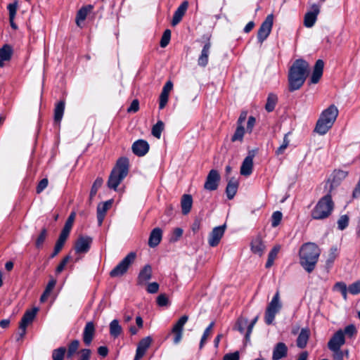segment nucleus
Returning <instances> with one entry per match:
<instances>
[{
  "instance_id": "obj_1",
  "label": "nucleus",
  "mask_w": 360,
  "mask_h": 360,
  "mask_svg": "<svg viewBox=\"0 0 360 360\" xmlns=\"http://www.w3.org/2000/svg\"><path fill=\"white\" fill-rule=\"evenodd\" d=\"M309 72V65L303 59H297L290 67L288 74L290 91L301 88Z\"/></svg>"
},
{
  "instance_id": "obj_2",
  "label": "nucleus",
  "mask_w": 360,
  "mask_h": 360,
  "mask_svg": "<svg viewBox=\"0 0 360 360\" xmlns=\"http://www.w3.org/2000/svg\"><path fill=\"white\" fill-rule=\"evenodd\" d=\"M321 249L314 243H304L299 252L300 263L301 266L309 273L311 272L319 260Z\"/></svg>"
},
{
  "instance_id": "obj_3",
  "label": "nucleus",
  "mask_w": 360,
  "mask_h": 360,
  "mask_svg": "<svg viewBox=\"0 0 360 360\" xmlns=\"http://www.w3.org/2000/svg\"><path fill=\"white\" fill-rule=\"evenodd\" d=\"M338 113V108L333 104L330 105L321 113L314 131L320 135L326 134L333 127Z\"/></svg>"
},
{
  "instance_id": "obj_4",
  "label": "nucleus",
  "mask_w": 360,
  "mask_h": 360,
  "mask_svg": "<svg viewBox=\"0 0 360 360\" xmlns=\"http://www.w3.org/2000/svg\"><path fill=\"white\" fill-rule=\"evenodd\" d=\"M129 159L125 157L119 158L112 169L108 181V186L116 190L120 184L127 176L129 172Z\"/></svg>"
},
{
  "instance_id": "obj_5",
  "label": "nucleus",
  "mask_w": 360,
  "mask_h": 360,
  "mask_svg": "<svg viewBox=\"0 0 360 360\" xmlns=\"http://www.w3.org/2000/svg\"><path fill=\"white\" fill-rule=\"evenodd\" d=\"M334 207L335 204L329 192L319 200L311 211V217L316 220L327 219L332 214Z\"/></svg>"
},
{
  "instance_id": "obj_6",
  "label": "nucleus",
  "mask_w": 360,
  "mask_h": 360,
  "mask_svg": "<svg viewBox=\"0 0 360 360\" xmlns=\"http://www.w3.org/2000/svg\"><path fill=\"white\" fill-rule=\"evenodd\" d=\"M136 254L134 252H129L122 261H120L110 273L111 277H120L124 275L130 265L135 261Z\"/></svg>"
},
{
  "instance_id": "obj_7",
  "label": "nucleus",
  "mask_w": 360,
  "mask_h": 360,
  "mask_svg": "<svg viewBox=\"0 0 360 360\" xmlns=\"http://www.w3.org/2000/svg\"><path fill=\"white\" fill-rule=\"evenodd\" d=\"M281 307L282 304L280 301L279 294H276L268 304L265 311V322L267 325L273 323L276 314L279 312Z\"/></svg>"
},
{
  "instance_id": "obj_8",
  "label": "nucleus",
  "mask_w": 360,
  "mask_h": 360,
  "mask_svg": "<svg viewBox=\"0 0 360 360\" xmlns=\"http://www.w3.org/2000/svg\"><path fill=\"white\" fill-rule=\"evenodd\" d=\"M38 311V308L34 307L32 309L27 310L25 313L24 314L23 316L21 319V321L19 323V337L18 338L17 340H20L22 339L25 333H26V328L27 326L30 324L34 319L36 316V314Z\"/></svg>"
},
{
  "instance_id": "obj_9",
  "label": "nucleus",
  "mask_w": 360,
  "mask_h": 360,
  "mask_svg": "<svg viewBox=\"0 0 360 360\" xmlns=\"http://www.w3.org/2000/svg\"><path fill=\"white\" fill-rule=\"evenodd\" d=\"M274 22V15L269 14L262 22L257 32V39L260 44L266 39L271 33Z\"/></svg>"
},
{
  "instance_id": "obj_10",
  "label": "nucleus",
  "mask_w": 360,
  "mask_h": 360,
  "mask_svg": "<svg viewBox=\"0 0 360 360\" xmlns=\"http://www.w3.org/2000/svg\"><path fill=\"white\" fill-rule=\"evenodd\" d=\"M188 316L187 315H184L174 325L172 330V333L173 334H174V344H178L180 342V341L182 338L184 326L186 324V323L188 321Z\"/></svg>"
},
{
  "instance_id": "obj_11",
  "label": "nucleus",
  "mask_w": 360,
  "mask_h": 360,
  "mask_svg": "<svg viewBox=\"0 0 360 360\" xmlns=\"http://www.w3.org/2000/svg\"><path fill=\"white\" fill-rule=\"evenodd\" d=\"M226 227V224H223L212 229L208 238V243L211 247H215L219 243L224 234Z\"/></svg>"
},
{
  "instance_id": "obj_12",
  "label": "nucleus",
  "mask_w": 360,
  "mask_h": 360,
  "mask_svg": "<svg viewBox=\"0 0 360 360\" xmlns=\"http://www.w3.org/2000/svg\"><path fill=\"white\" fill-rule=\"evenodd\" d=\"M219 180L220 175L219 172L215 169H212L207 176L204 188L208 191H214L218 188Z\"/></svg>"
},
{
  "instance_id": "obj_13",
  "label": "nucleus",
  "mask_w": 360,
  "mask_h": 360,
  "mask_svg": "<svg viewBox=\"0 0 360 360\" xmlns=\"http://www.w3.org/2000/svg\"><path fill=\"white\" fill-rule=\"evenodd\" d=\"M333 290L337 292H360V281H357L350 285L348 288L344 282H337L333 288Z\"/></svg>"
},
{
  "instance_id": "obj_14",
  "label": "nucleus",
  "mask_w": 360,
  "mask_h": 360,
  "mask_svg": "<svg viewBox=\"0 0 360 360\" xmlns=\"http://www.w3.org/2000/svg\"><path fill=\"white\" fill-rule=\"evenodd\" d=\"M92 238L89 236H79L77 240L75 245V250L76 253H86L89 252Z\"/></svg>"
},
{
  "instance_id": "obj_15",
  "label": "nucleus",
  "mask_w": 360,
  "mask_h": 360,
  "mask_svg": "<svg viewBox=\"0 0 360 360\" xmlns=\"http://www.w3.org/2000/svg\"><path fill=\"white\" fill-rule=\"evenodd\" d=\"M345 343V338L342 330H338L328 342L329 349H338Z\"/></svg>"
},
{
  "instance_id": "obj_16",
  "label": "nucleus",
  "mask_w": 360,
  "mask_h": 360,
  "mask_svg": "<svg viewBox=\"0 0 360 360\" xmlns=\"http://www.w3.org/2000/svg\"><path fill=\"white\" fill-rule=\"evenodd\" d=\"M133 153L139 156H144L149 150V144L148 142L143 139L136 141L131 146Z\"/></svg>"
},
{
  "instance_id": "obj_17",
  "label": "nucleus",
  "mask_w": 360,
  "mask_h": 360,
  "mask_svg": "<svg viewBox=\"0 0 360 360\" xmlns=\"http://www.w3.org/2000/svg\"><path fill=\"white\" fill-rule=\"evenodd\" d=\"M311 10L307 12L304 15V25L307 27H311L316 21L317 15L319 13V6L314 4L311 6Z\"/></svg>"
},
{
  "instance_id": "obj_18",
  "label": "nucleus",
  "mask_w": 360,
  "mask_h": 360,
  "mask_svg": "<svg viewBox=\"0 0 360 360\" xmlns=\"http://www.w3.org/2000/svg\"><path fill=\"white\" fill-rule=\"evenodd\" d=\"M152 342V338L149 336L143 338L138 344L134 360L141 359Z\"/></svg>"
},
{
  "instance_id": "obj_19",
  "label": "nucleus",
  "mask_w": 360,
  "mask_h": 360,
  "mask_svg": "<svg viewBox=\"0 0 360 360\" xmlns=\"http://www.w3.org/2000/svg\"><path fill=\"white\" fill-rule=\"evenodd\" d=\"M188 7V2L187 1H183L181 5L176 8L172 20V25L176 26L178 25L181 20H182V18L185 15L187 9Z\"/></svg>"
},
{
  "instance_id": "obj_20",
  "label": "nucleus",
  "mask_w": 360,
  "mask_h": 360,
  "mask_svg": "<svg viewBox=\"0 0 360 360\" xmlns=\"http://www.w3.org/2000/svg\"><path fill=\"white\" fill-rule=\"evenodd\" d=\"M112 200H109L104 202L99 203L97 206V219L99 226H101L105 219L107 211L110 208Z\"/></svg>"
},
{
  "instance_id": "obj_21",
  "label": "nucleus",
  "mask_w": 360,
  "mask_h": 360,
  "mask_svg": "<svg viewBox=\"0 0 360 360\" xmlns=\"http://www.w3.org/2000/svg\"><path fill=\"white\" fill-rule=\"evenodd\" d=\"M95 326L92 321L87 322L83 331V341L85 345H89L95 335Z\"/></svg>"
},
{
  "instance_id": "obj_22",
  "label": "nucleus",
  "mask_w": 360,
  "mask_h": 360,
  "mask_svg": "<svg viewBox=\"0 0 360 360\" xmlns=\"http://www.w3.org/2000/svg\"><path fill=\"white\" fill-rule=\"evenodd\" d=\"M324 67V63L322 60L319 59L316 60L312 75L310 79L311 83L317 84L323 75V70Z\"/></svg>"
},
{
  "instance_id": "obj_23",
  "label": "nucleus",
  "mask_w": 360,
  "mask_h": 360,
  "mask_svg": "<svg viewBox=\"0 0 360 360\" xmlns=\"http://www.w3.org/2000/svg\"><path fill=\"white\" fill-rule=\"evenodd\" d=\"M162 238V231L160 228H155L150 233L148 239V245L150 248H155L158 246Z\"/></svg>"
},
{
  "instance_id": "obj_24",
  "label": "nucleus",
  "mask_w": 360,
  "mask_h": 360,
  "mask_svg": "<svg viewBox=\"0 0 360 360\" xmlns=\"http://www.w3.org/2000/svg\"><path fill=\"white\" fill-rule=\"evenodd\" d=\"M12 55L13 48L11 45L6 44L0 48V68L4 66V61L11 59Z\"/></svg>"
},
{
  "instance_id": "obj_25",
  "label": "nucleus",
  "mask_w": 360,
  "mask_h": 360,
  "mask_svg": "<svg viewBox=\"0 0 360 360\" xmlns=\"http://www.w3.org/2000/svg\"><path fill=\"white\" fill-rule=\"evenodd\" d=\"M288 347L283 342L277 343L273 350L272 359L280 360L287 356Z\"/></svg>"
},
{
  "instance_id": "obj_26",
  "label": "nucleus",
  "mask_w": 360,
  "mask_h": 360,
  "mask_svg": "<svg viewBox=\"0 0 360 360\" xmlns=\"http://www.w3.org/2000/svg\"><path fill=\"white\" fill-rule=\"evenodd\" d=\"M211 43L210 41L206 42L202 47L201 53L198 59V64L200 67H205L208 63V57L210 52Z\"/></svg>"
},
{
  "instance_id": "obj_27",
  "label": "nucleus",
  "mask_w": 360,
  "mask_h": 360,
  "mask_svg": "<svg viewBox=\"0 0 360 360\" xmlns=\"http://www.w3.org/2000/svg\"><path fill=\"white\" fill-rule=\"evenodd\" d=\"M250 247L252 252L259 256H262L265 250V245L259 236L252 239Z\"/></svg>"
},
{
  "instance_id": "obj_28",
  "label": "nucleus",
  "mask_w": 360,
  "mask_h": 360,
  "mask_svg": "<svg viewBox=\"0 0 360 360\" xmlns=\"http://www.w3.org/2000/svg\"><path fill=\"white\" fill-rule=\"evenodd\" d=\"M152 268L150 265L146 264L140 271L138 276V283L139 285H144L151 278Z\"/></svg>"
},
{
  "instance_id": "obj_29",
  "label": "nucleus",
  "mask_w": 360,
  "mask_h": 360,
  "mask_svg": "<svg viewBox=\"0 0 360 360\" xmlns=\"http://www.w3.org/2000/svg\"><path fill=\"white\" fill-rule=\"evenodd\" d=\"M253 156L248 155L243 160L240 167V174L244 176H249L252 172Z\"/></svg>"
},
{
  "instance_id": "obj_30",
  "label": "nucleus",
  "mask_w": 360,
  "mask_h": 360,
  "mask_svg": "<svg viewBox=\"0 0 360 360\" xmlns=\"http://www.w3.org/2000/svg\"><path fill=\"white\" fill-rule=\"evenodd\" d=\"M310 335V331L308 328H302L296 343L299 348L303 349L307 346Z\"/></svg>"
},
{
  "instance_id": "obj_31",
  "label": "nucleus",
  "mask_w": 360,
  "mask_h": 360,
  "mask_svg": "<svg viewBox=\"0 0 360 360\" xmlns=\"http://www.w3.org/2000/svg\"><path fill=\"white\" fill-rule=\"evenodd\" d=\"M238 187V181L234 178H231L229 181L226 188V196H227L228 199L231 200L233 198V197L236 194Z\"/></svg>"
},
{
  "instance_id": "obj_32",
  "label": "nucleus",
  "mask_w": 360,
  "mask_h": 360,
  "mask_svg": "<svg viewBox=\"0 0 360 360\" xmlns=\"http://www.w3.org/2000/svg\"><path fill=\"white\" fill-rule=\"evenodd\" d=\"M193 204L192 196L188 194H184L182 196L181 206L183 214L186 215L189 213Z\"/></svg>"
},
{
  "instance_id": "obj_33",
  "label": "nucleus",
  "mask_w": 360,
  "mask_h": 360,
  "mask_svg": "<svg viewBox=\"0 0 360 360\" xmlns=\"http://www.w3.org/2000/svg\"><path fill=\"white\" fill-rule=\"evenodd\" d=\"M65 110V102L59 101L54 109V120L57 122H60L63 118Z\"/></svg>"
},
{
  "instance_id": "obj_34",
  "label": "nucleus",
  "mask_w": 360,
  "mask_h": 360,
  "mask_svg": "<svg viewBox=\"0 0 360 360\" xmlns=\"http://www.w3.org/2000/svg\"><path fill=\"white\" fill-rule=\"evenodd\" d=\"M122 332V328L117 319L112 320L110 323V334L113 338H117Z\"/></svg>"
},
{
  "instance_id": "obj_35",
  "label": "nucleus",
  "mask_w": 360,
  "mask_h": 360,
  "mask_svg": "<svg viewBox=\"0 0 360 360\" xmlns=\"http://www.w3.org/2000/svg\"><path fill=\"white\" fill-rule=\"evenodd\" d=\"M278 102V97L274 94H269L268 95L266 103L265 105V109L267 112H272L276 107V105Z\"/></svg>"
},
{
  "instance_id": "obj_36",
  "label": "nucleus",
  "mask_w": 360,
  "mask_h": 360,
  "mask_svg": "<svg viewBox=\"0 0 360 360\" xmlns=\"http://www.w3.org/2000/svg\"><path fill=\"white\" fill-rule=\"evenodd\" d=\"M91 8L92 6H89V8L82 7L81 9L79 10L76 16V23L78 26H80V22H83L86 19L88 13L90 11Z\"/></svg>"
},
{
  "instance_id": "obj_37",
  "label": "nucleus",
  "mask_w": 360,
  "mask_h": 360,
  "mask_svg": "<svg viewBox=\"0 0 360 360\" xmlns=\"http://www.w3.org/2000/svg\"><path fill=\"white\" fill-rule=\"evenodd\" d=\"M103 183V180L101 177H97L95 181L94 182L90 194H89V200L90 201L92 200L94 197L96 195V193L98 190L101 187L102 184Z\"/></svg>"
},
{
  "instance_id": "obj_38",
  "label": "nucleus",
  "mask_w": 360,
  "mask_h": 360,
  "mask_svg": "<svg viewBox=\"0 0 360 360\" xmlns=\"http://www.w3.org/2000/svg\"><path fill=\"white\" fill-rule=\"evenodd\" d=\"M245 134V128L243 126H238L237 125L236 129L233 134V135L231 137V141L236 142V141H243V136Z\"/></svg>"
},
{
  "instance_id": "obj_39",
  "label": "nucleus",
  "mask_w": 360,
  "mask_h": 360,
  "mask_svg": "<svg viewBox=\"0 0 360 360\" xmlns=\"http://www.w3.org/2000/svg\"><path fill=\"white\" fill-rule=\"evenodd\" d=\"M164 129V123L162 121L159 120L157 123L153 126L151 134L153 136L157 139H160L162 134V132Z\"/></svg>"
},
{
  "instance_id": "obj_40",
  "label": "nucleus",
  "mask_w": 360,
  "mask_h": 360,
  "mask_svg": "<svg viewBox=\"0 0 360 360\" xmlns=\"http://www.w3.org/2000/svg\"><path fill=\"white\" fill-rule=\"evenodd\" d=\"M67 349L65 347L55 349L52 352L53 360H63Z\"/></svg>"
},
{
  "instance_id": "obj_41",
  "label": "nucleus",
  "mask_w": 360,
  "mask_h": 360,
  "mask_svg": "<svg viewBox=\"0 0 360 360\" xmlns=\"http://www.w3.org/2000/svg\"><path fill=\"white\" fill-rule=\"evenodd\" d=\"M333 352V358L334 360H344V356H348L349 351L348 350H341L340 348L330 349Z\"/></svg>"
},
{
  "instance_id": "obj_42",
  "label": "nucleus",
  "mask_w": 360,
  "mask_h": 360,
  "mask_svg": "<svg viewBox=\"0 0 360 360\" xmlns=\"http://www.w3.org/2000/svg\"><path fill=\"white\" fill-rule=\"evenodd\" d=\"M288 134H289V133H287L285 134V136L283 137V143L275 151V153L276 155H283L284 153L285 149L289 146L290 140L288 139Z\"/></svg>"
},
{
  "instance_id": "obj_43",
  "label": "nucleus",
  "mask_w": 360,
  "mask_h": 360,
  "mask_svg": "<svg viewBox=\"0 0 360 360\" xmlns=\"http://www.w3.org/2000/svg\"><path fill=\"white\" fill-rule=\"evenodd\" d=\"M156 302L160 307H167L170 304L169 297L167 294H159Z\"/></svg>"
},
{
  "instance_id": "obj_44",
  "label": "nucleus",
  "mask_w": 360,
  "mask_h": 360,
  "mask_svg": "<svg viewBox=\"0 0 360 360\" xmlns=\"http://www.w3.org/2000/svg\"><path fill=\"white\" fill-rule=\"evenodd\" d=\"M283 218V214L280 211H276L273 212L271 218V226L275 228L278 226Z\"/></svg>"
},
{
  "instance_id": "obj_45",
  "label": "nucleus",
  "mask_w": 360,
  "mask_h": 360,
  "mask_svg": "<svg viewBox=\"0 0 360 360\" xmlns=\"http://www.w3.org/2000/svg\"><path fill=\"white\" fill-rule=\"evenodd\" d=\"M214 326V322H211L210 325L207 326V328L205 330L204 333L202 336L200 342V349H202L204 346L208 336L210 335L213 327Z\"/></svg>"
},
{
  "instance_id": "obj_46",
  "label": "nucleus",
  "mask_w": 360,
  "mask_h": 360,
  "mask_svg": "<svg viewBox=\"0 0 360 360\" xmlns=\"http://www.w3.org/2000/svg\"><path fill=\"white\" fill-rule=\"evenodd\" d=\"M79 346V342L77 340L72 341L68 345V357L71 358L73 354L77 352Z\"/></svg>"
},
{
  "instance_id": "obj_47",
  "label": "nucleus",
  "mask_w": 360,
  "mask_h": 360,
  "mask_svg": "<svg viewBox=\"0 0 360 360\" xmlns=\"http://www.w3.org/2000/svg\"><path fill=\"white\" fill-rule=\"evenodd\" d=\"M338 249L337 247H332L330 248V252H329V254H328V257L326 260V264H332L335 259H336V257H338Z\"/></svg>"
},
{
  "instance_id": "obj_48",
  "label": "nucleus",
  "mask_w": 360,
  "mask_h": 360,
  "mask_svg": "<svg viewBox=\"0 0 360 360\" xmlns=\"http://www.w3.org/2000/svg\"><path fill=\"white\" fill-rule=\"evenodd\" d=\"M171 38V31L169 30H166L161 38L160 45L161 47L165 48L166 47L170 41Z\"/></svg>"
},
{
  "instance_id": "obj_49",
  "label": "nucleus",
  "mask_w": 360,
  "mask_h": 360,
  "mask_svg": "<svg viewBox=\"0 0 360 360\" xmlns=\"http://www.w3.org/2000/svg\"><path fill=\"white\" fill-rule=\"evenodd\" d=\"M75 214L74 212L70 214V215L68 218L67 221H65V226L63 228L62 231L70 233V230L72 226V224H73V221L75 220Z\"/></svg>"
},
{
  "instance_id": "obj_50",
  "label": "nucleus",
  "mask_w": 360,
  "mask_h": 360,
  "mask_svg": "<svg viewBox=\"0 0 360 360\" xmlns=\"http://www.w3.org/2000/svg\"><path fill=\"white\" fill-rule=\"evenodd\" d=\"M248 326V320L245 318H239L236 323V327L238 330L241 333H244L246 326Z\"/></svg>"
},
{
  "instance_id": "obj_51",
  "label": "nucleus",
  "mask_w": 360,
  "mask_h": 360,
  "mask_svg": "<svg viewBox=\"0 0 360 360\" xmlns=\"http://www.w3.org/2000/svg\"><path fill=\"white\" fill-rule=\"evenodd\" d=\"M46 235H47L46 229H43L36 240L35 245L37 248H39L42 246L44 242L46 240Z\"/></svg>"
},
{
  "instance_id": "obj_52",
  "label": "nucleus",
  "mask_w": 360,
  "mask_h": 360,
  "mask_svg": "<svg viewBox=\"0 0 360 360\" xmlns=\"http://www.w3.org/2000/svg\"><path fill=\"white\" fill-rule=\"evenodd\" d=\"M18 4L17 2H14L12 4H9L7 6V9L9 12V20H14L15 16L16 15Z\"/></svg>"
},
{
  "instance_id": "obj_53",
  "label": "nucleus",
  "mask_w": 360,
  "mask_h": 360,
  "mask_svg": "<svg viewBox=\"0 0 360 360\" xmlns=\"http://www.w3.org/2000/svg\"><path fill=\"white\" fill-rule=\"evenodd\" d=\"M349 224V217L347 215H342L338 221V227L340 230H344Z\"/></svg>"
},
{
  "instance_id": "obj_54",
  "label": "nucleus",
  "mask_w": 360,
  "mask_h": 360,
  "mask_svg": "<svg viewBox=\"0 0 360 360\" xmlns=\"http://www.w3.org/2000/svg\"><path fill=\"white\" fill-rule=\"evenodd\" d=\"M69 234H70L69 233L61 231L59 238H58L56 244L63 247L67 238L69 236Z\"/></svg>"
},
{
  "instance_id": "obj_55",
  "label": "nucleus",
  "mask_w": 360,
  "mask_h": 360,
  "mask_svg": "<svg viewBox=\"0 0 360 360\" xmlns=\"http://www.w3.org/2000/svg\"><path fill=\"white\" fill-rule=\"evenodd\" d=\"M49 181L46 178L42 179L37 186V193H41L48 186Z\"/></svg>"
},
{
  "instance_id": "obj_56",
  "label": "nucleus",
  "mask_w": 360,
  "mask_h": 360,
  "mask_svg": "<svg viewBox=\"0 0 360 360\" xmlns=\"http://www.w3.org/2000/svg\"><path fill=\"white\" fill-rule=\"evenodd\" d=\"M70 259V257L69 255L65 257L63 259V260L60 262V263L58 264V266L56 268V271L57 274H59L63 271L65 266H66L67 263L69 262Z\"/></svg>"
},
{
  "instance_id": "obj_57",
  "label": "nucleus",
  "mask_w": 360,
  "mask_h": 360,
  "mask_svg": "<svg viewBox=\"0 0 360 360\" xmlns=\"http://www.w3.org/2000/svg\"><path fill=\"white\" fill-rule=\"evenodd\" d=\"M139 109V102L137 99H134L127 108L128 112H136Z\"/></svg>"
},
{
  "instance_id": "obj_58",
  "label": "nucleus",
  "mask_w": 360,
  "mask_h": 360,
  "mask_svg": "<svg viewBox=\"0 0 360 360\" xmlns=\"http://www.w3.org/2000/svg\"><path fill=\"white\" fill-rule=\"evenodd\" d=\"M183 234V229L181 228H176L173 231L172 236L171 238L172 241H177Z\"/></svg>"
},
{
  "instance_id": "obj_59",
  "label": "nucleus",
  "mask_w": 360,
  "mask_h": 360,
  "mask_svg": "<svg viewBox=\"0 0 360 360\" xmlns=\"http://www.w3.org/2000/svg\"><path fill=\"white\" fill-rule=\"evenodd\" d=\"M342 331L344 333V336L345 335H348L349 336H352L354 334H355L356 333V328L353 325H349V326H346L344 330H342Z\"/></svg>"
},
{
  "instance_id": "obj_60",
  "label": "nucleus",
  "mask_w": 360,
  "mask_h": 360,
  "mask_svg": "<svg viewBox=\"0 0 360 360\" xmlns=\"http://www.w3.org/2000/svg\"><path fill=\"white\" fill-rule=\"evenodd\" d=\"M159 290V284L157 282L148 283L147 285V292H158Z\"/></svg>"
},
{
  "instance_id": "obj_61",
  "label": "nucleus",
  "mask_w": 360,
  "mask_h": 360,
  "mask_svg": "<svg viewBox=\"0 0 360 360\" xmlns=\"http://www.w3.org/2000/svg\"><path fill=\"white\" fill-rule=\"evenodd\" d=\"M258 320V316H256L252 321L250 324H248V328H247V332H246V334H245V338L246 340H248L249 338H250V335L252 333V330L253 329V327L255 326V324L257 323Z\"/></svg>"
},
{
  "instance_id": "obj_62",
  "label": "nucleus",
  "mask_w": 360,
  "mask_h": 360,
  "mask_svg": "<svg viewBox=\"0 0 360 360\" xmlns=\"http://www.w3.org/2000/svg\"><path fill=\"white\" fill-rule=\"evenodd\" d=\"M256 120L253 116H250L248 118V123H247V131L249 133H251L254 126L255 124Z\"/></svg>"
},
{
  "instance_id": "obj_63",
  "label": "nucleus",
  "mask_w": 360,
  "mask_h": 360,
  "mask_svg": "<svg viewBox=\"0 0 360 360\" xmlns=\"http://www.w3.org/2000/svg\"><path fill=\"white\" fill-rule=\"evenodd\" d=\"M223 360H239V352H235L224 355Z\"/></svg>"
},
{
  "instance_id": "obj_64",
  "label": "nucleus",
  "mask_w": 360,
  "mask_h": 360,
  "mask_svg": "<svg viewBox=\"0 0 360 360\" xmlns=\"http://www.w3.org/2000/svg\"><path fill=\"white\" fill-rule=\"evenodd\" d=\"M81 357L79 360H89L91 356V350L89 349H83L81 350Z\"/></svg>"
}]
</instances>
